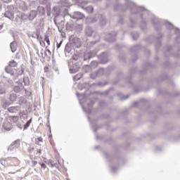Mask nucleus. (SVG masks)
Wrapping results in <instances>:
<instances>
[{"label": "nucleus", "mask_w": 180, "mask_h": 180, "mask_svg": "<svg viewBox=\"0 0 180 180\" xmlns=\"http://www.w3.org/2000/svg\"><path fill=\"white\" fill-rule=\"evenodd\" d=\"M100 16V22L101 25H106V18H105V17L102 16V15H99Z\"/></svg>", "instance_id": "31"}, {"label": "nucleus", "mask_w": 180, "mask_h": 180, "mask_svg": "<svg viewBox=\"0 0 180 180\" xmlns=\"http://www.w3.org/2000/svg\"><path fill=\"white\" fill-rule=\"evenodd\" d=\"M37 153H38V154H41V149H39V150H37Z\"/></svg>", "instance_id": "58"}, {"label": "nucleus", "mask_w": 180, "mask_h": 180, "mask_svg": "<svg viewBox=\"0 0 180 180\" xmlns=\"http://www.w3.org/2000/svg\"><path fill=\"white\" fill-rule=\"evenodd\" d=\"M105 105H106V103H105V101H101L100 103H99V105L101 108H103L105 106Z\"/></svg>", "instance_id": "43"}, {"label": "nucleus", "mask_w": 180, "mask_h": 180, "mask_svg": "<svg viewBox=\"0 0 180 180\" xmlns=\"http://www.w3.org/2000/svg\"><path fill=\"white\" fill-rule=\"evenodd\" d=\"M19 146H20L19 141H15L11 144L8 150V151H14V150H16V148H18Z\"/></svg>", "instance_id": "12"}, {"label": "nucleus", "mask_w": 180, "mask_h": 180, "mask_svg": "<svg viewBox=\"0 0 180 180\" xmlns=\"http://www.w3.org/2000/svg\"><path fill=\"white\" fill-rule=\"evenodd\" d=\"M70 42L74 49H79V47H81V39L77 37L72 35L70 37Z\"/></svg>", "instance_id": "5"}, {"label": "nucleus", "mask_w": 180, "mask_h": 180, "mask_svg": "<svg viewBox=\"0 0 180 180\" xmlns=\"http://www.w3.org/2000/svg\"><path fill=\"white\" fill-rule=\"evenodd\" d=\"M36 16H37V12L32 10L30 11L29 15H25V18H28L29 20H34Z\"/></svg>", "instance_id": "14"}, {"label": "nucleus", "mask_w": 180, "mask_h": 180, "mask_svg": "<svg viewBox=\"0 0 180 180\" xmlns=\"http://www.w3.org/2000/svg\"><path fill=\"white\" fill-rule=\"evenodd\" d=\"M2 29V25H0V30H1Z\"/></svg>", "instance_id": "64"}, {"label": "nucleus", "mask_w": 180, "mask_h": 180, "mask_svg": "<svg viewBox=\"0 0 180 180\" xmlns=\"http://www.w3.org/2000/svg\"><path fill=\"white\" fill-rule=\"evenodd\" d=\"M131 23H136V22H134L133 20H131Z\"/></svg>", "instance_id": "61"}, {"label": "nucleus", "mask_w": 180, "mask_h": 180, "mask_svg": "<svg viewBox=\"0 0 180 180\" xmlns=\"http://www.w3.org/2000/svg\"><path fill=\"white\" fill-rule=\"evenodd\" d=\"M6 93V88L5 87V85L1 84L0 85V95H4Z\"/></svg>", "instance_id": "24"}, {"label": "nucleus", "mask_w": 180, "mask_h": 180, "mask_svg": "<svg viewBox=\"0 0 180 180\" xmlns=\"http://www.w3.org/2000/svg\"><path fill=\"white\" fill-rule=\"evenodd\" d=\"M9 113H18L20 110V106H11L7 109Z\"/></svg>", "instance_id": "13"}, {"label": "nucleus", "mask_w": 180, "mask_h": 180, "mask_svg": "<svg viewBox=\"0 0 180 180\" xmlns=\"http://www.w3.org/2000/svg\"><path fill=\"white\" fill-rule=\"evenodd\" d=\"M152 22L155 25V29H157V25L161 26V21L157 18H154L153 19H152Z\"/></svg>", "instance_id": "21"}, {"label": "nucleus", "mask_w": 180, "mask_h": 180, "mask_svg": "<svg viewBox=\"0 0 180 180\" xmlns=\"http://www.w3.org/2000/svg\"><path fill=\"white\" fill-rule=\"evenodd\" d=\"M96 51H90V52H85L83 56L84 61H86V63H89V60L91 58H94L95 56H96Z\"/></svg>", "instance_id": "7"}, {"label": "nucleus", "mask_w": 180, "mask_h": 180, "mask_svg": "<svg viewBox=\"0 0 180 180\" xmlns=\"http://www.w3.org/2000/svg\"><path fill=\"white\" fill-rule=\"evenodd\" d=\"M77 97L79 98V103H81V96H79L78 94H77Z\"/></svg>", "instance_id": "56"}, {"label": "nucleus", "mask_w": 180, "mask_h": 180, "mask_svg": "<svg viewBox=\"0 0 180 180\" xmlns=\"http://www.w3.org/2000/svg\"><path fill=\"white\" fill-rule=\"evenodd\" d=\"M68 15L70 16L71 19H73V20H76V22L85 19V15L79 11H75L70 14H68Z\"/></svg>", "instance_id": "4"}, {"label": "nucleus", "mask_w": 180, "mask_h": 180, "mask_svg": "<svg viewBox=\"0 0 180 180\" xmlns=\"http://www.w3.org/2000/svg\"><path fill=\"white\" fill-rule=\"evenodd\" d=\"M146 27H147V22L142 21L141 24V28H142V30H144V29H146Z\"/></svg>", "instance_id": "37"}, {"label": "nucleus", "mask_w": 180, "mask_h": 180, "mask_svg": "<svg viewBox=\"0 0 180 180\" xmlns=\"http://www.w3.org/2000/svg\"><path fill=\"white\" fill-rule=\"evenodd\" d=\"M114 9L115 11H119V10L124 11V9L122 8V5H118L117 6H115Z\"/></svg>", "instance_id": "38"}, {"label": "nucleus", "mask_w": 180, "mask_h": 180, "mask_svg": "<svg viewBox=\"0 0 180 180\" xmlns=\"http://www.w3.org/2000/svg\"><path fill=\"white\" fill-rule=\"evenodd\" d=\"M18 127H19V129H20V130H22V127H20V126H18Z\"/></svg>", "instance_id": "62"}, {"label": "nucleus", "mask_w": 180, "mask_h": 180, "mask_svg": "<svg viewBox=\"0 0 180 180\" xmlns=\"http://www.w3.org/2000/svg\"><path fill=\"white\" fill-rule=\"evenodd\" d=\"M103 74H105V68H101L97 71V75L98 77H102Z\"/></svg>", "instance_id": "28"}, {"label": "nucleus", "mask_w": 180, "mask_h": 180, "mask_svg": "<svg viewBox=\"0 0 180 180\" xmlns=\"http://www.w3.org/2000/svg\"><path fill=\"white\" fill-rule=\"evenodd\" d=\"M3 126L4 129L7 131H11V130H12V124L9 122L5 123Z\"/></svg>", "instance_id": "20"}, {"label": "nucleus", "mask_w": 180, "mask_h": 180, "mask_svg": "<svg viewBox=\"0 0 180 180\" xmlns=\"http://www.w3.org/2000/svg\"><path fill=\"white\" fill-rule=\"evenodd\" d=\"M85 34L91 37L94 34V29L91 27H86L85 29Z\"/></svg>", "instance_id": "15"}, {"label": "nucleus", "mask_w": 180, "mask_h": 180, "mask_svg": "<svg viewBox=\"0 0 180 180\" xmlns=\"http://www.w3.org/2000/svg\"><path fill=\"white\" fill-rule=\"evenodd\" d=\"M3 2H4L5 4H9V2L11 1V0H2Z\"/></svg>", "instance_id": "51"}, {"label": "nucleus", "mask_w": 180, "mask_h": 180, "mask_svg": "<svg viewBox=\"0 0 180 180\" xmlns=\"http://www.w3.org/2000/svg\"><path fill=\"white\" fill-rule=\"evenodd\" d=\"M81 78H82V73H78L77 75H76L73 77V81H75V82L79 81Z\"/></svg>", "instance_id": "26"}, {"label": "nucleus", "mask_w": 180, "mask_h": 180, "mask_svg": "<svg viewBox=\"0 0 180 180\" xmlns=\"http://www.w3.org/2000/svg\"><path fill=\"white\" fill-rule=\"evenodd\" d=\"M108 85V83H105V84H102V82L98 83V86H106Z\"/></svg>", "instance_id": "44"}, {"label": "nucleus", "mask_w": 180, "mask_h": 180, "mask_svg": "<svg viewBox=\"0 0 180 180\" xmlns=\"http://www.w3.org/2000/svg\"><path fill=\"white\" fill-rule=\"evenodd\" d=\"M79 26H80V29H82V25H80Z\"/></svg>", "instance_id": "63"}, {"label": "nucleus", "mask_w": 180, "mask_h": 180, "mask_svg": "<svg viewBox=\"0 0 180 180\" xmlns=\"http://www.w3.org/2000/svg\"><path fill=\"white\" fill-rule=\"evenodd\" d=\"M15 67H18V63H16V61L13 60L10 61L8 66L5 68L6 72L7 74H10L11 77H15L16 75V72H18L16 69H13Z\"/></svg>", "instance_id": "2"}, {"label": "nucleus", "mask_w": 180, "mask_h": 180, "mask_svg": "<svg viewBox=\"0 0 180 180\" xmlns=\"http://www.w3.org/2000/svg\"><path fill=\"white\" fill-rule=\"evenodd\" d=\"M65 51H67V53H70V51H71V50L70 49V46H68V44H66L65 47Z\"/></svg>", "instance_id": "40"}, {"label": "nucleus", "mask_w": 180, "mask_h": 180, "mask_svg": "<svg viewBox=\"0 0 180 180\" xmlns=\"http://www.w3.org/2000/svg\"><path fill=\"white\" fill-rule=\"evenodd\" d=\"M11 122H13V123H16L19 120V117H18V116H12L11 117Z\"/></svg>", "instance_id": "34"}, {"label": "nucleus", "mask_w": 180, "mask_h": 180, "mask_svg": "<svg viewBox=\"0 0 180 180\" xmlns=\"http://www.w3.org/2000/svg\"><path fill=\"white\" fill-rule=\"evenodd\" d=\"M25 16L26 15H25V13H20L19 14H17L15 18V22H16L18 25H22V20H25V19H26V18H25Z\"/></svg>", "instance_id": "9"}, {"label": "nucleus", "mask_w": 180, "mask_h": 180, "mask_svg": "<svg viewBox=\"0 0 180 180\" xmlns=\"http://www.w3.org/2000/svg\"><path fill=\"white\" fill-rule=\"evenodd\" d=\"M87 4H89V1H84L82 2L83 5H86Z\"/></svg>", "instance_id": "52"}, {"label": "nucleus", "mask_w": 180, "mask_h": 180, "mask_svg": "<svg viewBox=\"0 0 180 180\" xmlns=\"http://www.w3.org/2000/svg\"><path fill=\"white\" fill-rule=\"evenodd\" d=\"M41 168H46V164L42 163V164L41 165Z\"/></svg>", "instance_id": "54"}, {"label": "nucleus", "mask_w": 180, "mask_h": 180, "mask_svg": "<svg viewBox=\"0 0 180 180\" xmlns=\"http://www.w3.org/2000/svg\"><path fill=\"white\" fill-rule=\"evenodd\" d=\"M117 36V34L116 32H113L112 34H108L105 37V40L106 41H116Z\"/></svg>", "instance_id": "10"}, {"label": "nucleus", "mask_w": 180, "mask_h": 180, "mask_svg": "<svg viewBox=\"0 0 180 180\" xmlns=\"http://www.w3.org/2000/svg\"><path fill=\"white\" fill-rule=\"evenodd\" d=\"M91 67H92V68H96V67H98V62L97 61H92L91 63Z\"/></svg>", "instance_id": "36"}, {"label": "nucleus", "mask_w": 180, "mask_h": 180, "mask_svg": "<svg viewBox=\"0 0 180 180\" xmlns=\"http://www.w3.org/2000/svg\"><path fill=\"white\" fill-rule=\"evenodd\" d=\"M37 11L41 16H42V15H44V13H46V10L43 6H38Z\"/></svg>", "instance_id": "22"}, {"label": "nucleus", "mask_w": 180, "mask_h": 180, "mask_svg": "<svg viewBox=\"0 0 180 180\" xmlns=\"http://www.w3.org/2000/svg\"><path fill=\"white\" fill-rule=\"evenodd\" d=\"M32 119L31 118L25 123V124L24 125V130H26V129H27V127L30 126V123H32Z\"/></svg>", "instance_id": "33"}, {"label": "nucleus", "mask_w": 180, "mask_h": 180, "mask_svg": "<svg viewBox=\"0 0 180 180\" xmlns=\"http://www.w3.org/2000/svg\"><path fill=\"white\" fill-rule=\"evenodd\" d=\"M165 23H166L167 28L169 29V30H171V29L174 27V25H172L171 22H167Z\"/></svg>", "instance_id": "35"}, {"label": "nucleus", "mask_w": 180, "mask_h": 180, "mask_svg": "<svg viewBox=\"0 0 180 180\" xmlns=\"http://www.w3.org/2000/svg\"><path fill=\"white\" fill-rule=\"evenodd\" d=\"M16 98H18V96L15 94H11L10 95V101L11 102H15V101H16Z\"/></svg>", "instance_id": "30"}, {"label": "nucleus", "mask_w": 180, "mask_h": 180, "mask_svg": "<svg viewBox=\"0 0 180 180\" xmlns=\"http://www.w3.org/2000/svg\"><path fill=\"white\" fill-rule=\"evenodd\" d=\"M45 41H46L48 46H50V39H49V36L45 37Z\"/></svg>", "instance_id": "41"}, {"label": "nucleus", "mask_w": 180, "mask_h": 180, "mask_svg": "<svg viewBox=\"0 0 180 180\" xmlns=\"http://www.w3.org/2000/svg\"><path fill=\"white\" fill-rule=\"evenodd\" d=\"M98 57L99 60H101V64H106V63H108V61H109L108 60V54L106 53V52H103Z\"/></svg>", "instance_id": "11"}, {"label": "nucleus", "mask_w": 180, "mask_h": 180, "mask_svg": "<svg viewBox=\"0 0 180 180\" xmlns=\"http://www.w3.org/2000/svg\"><path fill=\"white\" fill-rule=\"evenodd\" d=\"M96 98H94L93 100H90V103H87V106L88 108L87 110L85 109V107H84V105H82V108L83 109V111L85 112V113H91V112H92V109H91V108H92V106H94V105H95V101Z\"/></svg>", "instance_id": "8"}, {"label": "nucleus", "mask_w": 180, "mask_h": 180, "mask_svg": "<svg viewBox=\"0 0 180 180\" xmlns=\"http://www.w3.org/2000/svg\"><path fill=\"white\" fill-rule=\"evenodd\" d=\"M10 47L12 53H15L16 51V49L18 47V45L16 44V41H13L10 44Z\"/></svg>", "instance_id": "19"}, {"label": "nucleus", "mask_w": 180, "mask_h": 180, "mask_svg": "<svg viewBox=\"0 0 180 180\" xmlns=\"http://www.w3.org/2000/svg\"><path fill=\"white\" fill-rule=\"evenodd\" d=\"M44 71H45V72H47V71H49V67H45Z\"/></svg>", "instance_id": "55"}, {"label": "nucleus", "mask_w": 180, "mask_h": 180, "mask_svg": "<svg viewBox=\"0 0 180 180\" xmlns=\"http://www.w3.org/2000/svg\"><path fill=\"white\" fill-rule=\"evenodd\" d=\"M125 4L128 8H130V12L132 15H136V13H139V12H143L144 11L148 12V10L144 8V7H140L130 0H125Z\"/></svg>", "instance_id": "1"}, {"label": "nucleus", "mask_w": 180, "mask_h": 180, "mask_svg": "<svg viewBox=\"0 0 180 180\" xmlns=\"http://www.w3.org/2000/svg\"><path fill=\"white\" fill-rule=\"evenodd\" d=\"M117 171V168H116L115 167H111V172H116Z\"/></svg>", "instance_id": "45"}, {"label": "nucleus", "mask_w": 180, "mask_h": 180, "mask_svg": "<svg viewBox=\"0 0 180 180\" xmlns=\"http://www.w3.org/2000/svg\"><path fill=\"white\" fill-rule=\"evenodd\" d=\"M139 49H140V46L135 45L132 48H131L130 51L131 53H136V51H139Z\"/></svg>", "instance_id": "27"}, {"label": "nucleus", "mask_w": 180, "mask_h": 180, "mask_svg": "<svg viewBox=\"0 0 180 180\" xmlns=\"http://www.w3.org/2000/svg\"><path fill=\"white\" fill-rule=\"evenodd\" d=\"M9 105H11V103H9L6 98L1 99V106L4 109H6Z\"/></svg>", "instance_id": "18"}, {"label": "nucleus", "mask_w": 180, "mask_h": 180, "mask_svg": "<svg viewBox=\"0 0 180 180\" xmlns=\"http://www.w3.org/2000/svg\"><path fill=\"white\" fill-rule=\"evenodd\" d=\"M96 150H98V148H99V146H95L94 148Z\"/></svg>", "instance_id": "60"}, {"label": "nucleus", "mask_w": 180, "mask_h": 180, "mask_svg": "<svg viewBox=\"0 0 180 180\" xmlns=\"http://www.w3.org/2000/svg\"><path fill=\"white\" fill-rule=\"evenodd\" d=\"M53 14L55 18H53V22L56 25H60L63 23V15H60V8L54 6L53 8Z\"/></svg>", "instance_id": "3"}, {"label": "nucleus", "mask_w": 180, "mask_h": 180, "mask_svg": "<svg viewBox=\"0 0 180 180\" xmlns=\"http://www.w3.org/2000/svg\"><path fill=\"white\" fill-rule=\"evenodd\" d=\"M98 77H99L98 75V72H94L90 75V78L91 79H96V78H98Z\"/></svg>", "instance_id": "29"}, {"label": "nucleus", "mask_w": 180, "mask_h": 180, "mask_svg": "<svg viewBox=\"0 0 180 180\" xmlns=\"http://www.w3.org/2000/svg\"><path fill=\"white\" fill-rule=\"evenodd\" d=\"M13 6H8L4 13L5 18H7V19H9L10 20H13Z\"/></svg>", "instance_id": "6"}, {"label": "nucleus", "mask_w": 180, "mask_h": 180, "mask_svg": "<svg viewBox=\"0 0 180 180\" xmlns=\"http://www.w3.org/2000/svg\"><path fill=\"white\" fill-rule=\"evenodd\" d=\"M131 36L133 40H136L139 37V32H132L131 34Z\"/></svg>", "instance_id": "32"}, {"label": "nucleus", "mask_w": 180, "mask_h": 180, "mask_svg": "<svg viewBox=\"0 0 180 180\" xmlns=\"http://www.w3.org/2000/svg\"><path fill=\"white\" fill-rule=\"evenodd\" d=\"M20 9H21V11H23L24 12H26V11H29V6H27L25 1H20Z\"/></svg>", "instance_id": "16"}, {"label": "nucleus", "mask_w": 180, "mask_h": 180, "mask_svg": "<svg viewBox=\"0 0 180 180\" xmlns=\"http://www.w3.org/2000/svg\"><path fill=\"white\" fill-rule=\"evenodd\" d=\"M37 54H38V56H39V58H43V51H41L40 52V54L39 53V52H37Z\"/></svg>", "instance_id": "46"}, {"label": "nucleus", "mask_w": 180, "mask_h": 180, "mask_svg": "<svg viewBox=\"0 0 180 180\" xmlns=\"http://www.w3.org/2000/svg\"><path fill=\"white\" fill-rule=\"evenodd\" d=\"M27 150H28V152H29V153H33V151H34V148H30H30H28V149H27Z\"/></svg>", "instance_id": "48"}, {"label": "nucleus", "mask_w": 180, "mask_h": 180, "mask_svg": "<svg viewBox=\"0 0 180 180\" xmlns=\"http://www.w3.org/2000/svg\"><path fill=\"white\" fill-rule=\"evenodd\" d=\"M40 2L42 5H46V4H47V0H41Z\"/></svg>", "instance_id": "47"}, {"label": "nucleus", "mask_w": 180, "mask_h": 180, "mask_svg": "<svg viewBox=\"0 0 180 180\" xmlns=\"http://www.w3.org/2000/svg\"><path fill=\"white\" fill-rule=\"evenodd\" d=\"M18 75H23V70H19Z\"/></svg>", "instance_id": "49"}, {"label": "nucleus", "mask_w": 180, "mask_h": 180, "mask_svg": "<svg viewBox=\"0 0 180 180\" xmlns=\"http://www.w3.org/2000/svg\"><path fill=\"white\" fill-rule=\"evenodd\" d=\"M91 44L92 46H94V44H95V42L94 41H91Z\"/></svg>", "instance_id": "59"}, {"label": "nucleus", "mask_w": 180, "mask_h": 180, "mask_svg": "<svg viewBox=\"0 0 180 180\" xmlns=\"http://www.w3.org/2000/svg\"><path fill=\"white\" fill-rule=\"evenodd\" d=\"M109 91H105L104 93H101V95H108Z\"/></svg>", "instance_id": "53"}, {"label": "nucleus", "mask_w": 180, "mask_h": 180, "mask_svg": "<svg viewBox=\"0 0 180 180\" xmlns=\"http://www.w3.org/2000/svg\"><path fill=\"white\" fill-rule=\"evenodd\" d=\"M54 161H53V160H49V162H48V165L49 166V167H54Z\"/></svg>", "instance_id": "39"}, {"label": "nucleus", "mask_w": 180, "mask_h": 180, "mask_svg": "<svg viewBox=\"0 0 180 180\" xmlns=\"http://www.w3.org/2000/svg\"><path fill=\"white\" fill-rule=\"evenodd\" d=\"M79 70V66L75 64L72 65V67L70 69V74H75V72H78Z\"/></svg>", "instance_id": "17"}, {"label": "nucleus", "mask_w": 180, "mask_h": 180, "mask_svg": "<svg viewBox=\"0 0 180 180\" xmlns=\"http://www.w3.org/2000/svg\"><path fill=\"white\" fill-rule=\"evenodd\" d=\"M61 44H63V40L60 41V43H57L56 47L57 49H60V47H61Z\"/></svg>", "instance_id": "42"}, {"label": "nucleus", "mask_w": 180, "mask_h": 180, "mask_svg": "<svg viewBox=\"0 0 180 180\" xmlns=\"http://www.w3.org/2000/svg\"><path fill=\"white\" fill-rule=\"evenodd\" d=\"M83 9H84L86 12H87V13H92V12H94V6H89L86 8H83Z\"/></svg>", "instance_id": "23"}, {"label": "nucleus", "mask_w": 180, "mask_h": 180, "mask_svg": "<svg viewBox=\"0 0 180 180\" xmlns=\"http://www.w3.org/2000/svg\"><path fill=\"white\" fill-rule=\"evenodd\" d=\"M118 22H119V23H123V19L121 18L120 20H118Z\"/></svg>", "instance_id": "57"}, {"label": "nucleus", "mask_w": 180, "mask_h": 180, "mask_svg": "<svg viewBox=\"0 0 180 180\" xmlns=\"http://www.w3.org/2000/svg\"><path fill=\"white\" fill-rule=\"evenodd\" d=\"M22 89H23V86H22V84H20V86H14V91H15L16 93L20 92V91H22Z\"/></svg>", "instance_id": "25"}, {"label": "nucleus", "mask_w": 180, "mask_h": 180, "mask_svg": "<svg viewBox=\"0 0 180 180\" xmlns=\"http://www.w3.org/2000/svg\"><path fill=\"white\" fill-rule=\"evenodd\" d=\"M37 140H38V141H39V142H41V143H43V138L39 137V138L37 139Z\"/></svg>", "instance_id": "50"}]
</instances>
